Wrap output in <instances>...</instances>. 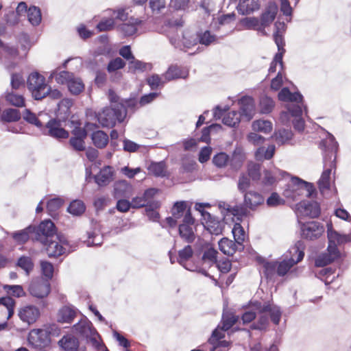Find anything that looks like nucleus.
I'll return each instance as SVG.
<instances>
[{
    "mask_svg": "<svg viewBox=\"0 0 351 351\" xmlns=\"http://www.w3.org/2000/svg\"><path fill=\"white\" fill-rule=\"evenodd\" d=\"M40 265L42 280L49 282V280L53 277V273L54 270L53 264L50 261L41 260L40 261Z\"/></svg>",
    "mask_w": 351,
    "mask_h": 351,
    "instance_id": "obj_59",
    "label": "nucleus"
},
{
    "mask_svg": "<svg viewBox=\"0 0 351 351\" xmlns=\"http://www.w3.org/2000/svg\"><path fill=\"white\" fill-rule=\"evenodd\" d=\"M47 86L45 77L37 71L32 72L27 78V87L34 100L37 97L36 94L41 95Z\"/></svg>",
    "mask_w": 351,
    "mask_h": 351,
    "instance_id": "obj_10",
    "label": "nucleus"
},
{
    "mask_svg": "<svg viewBox=\"0 0 351 351\" xmlns=\"http://www.w3.org/2000/svg\"><path fill=\"white\" fill-rule=\"evenodd\" d=\"M64 199L60 196H56L50 198L46 202V210L47 214L53 219H57L59 215L57 211L62 206Z\"/></svg>",
    "mask_w": 351,
    "mask_h": 351,
    "instance_id": "obj_32",
    "label": "nucleus"
},
{
    "mask_svg": "<svg viewBox=\"0 0 351 351\" xmlns=\"http://www.w3.org/2000/svg\"><path fill=\"white\" fill-rule=\"evenodd\" d=\"M298 104H290L288 105L287 111L282 112L280 113V119L282 122H285L289 119V115L291 114L292 117L295 118H298L302 116V106L300 105L299 102ZM301 105H303L302 102L300 103Z\"/></svg>",
    "mask_w": 351,
    "mask_h": 351,
    "instance_id": "obj_44",
    "label": "nucleus"
},
{
    "mask_svg": "<svg viewBox=\"0 0 351 351\" xmlns=\"http://www.w3.org/2000/svg\"><path fill=\"white\" fill-rule=\"evenodd\" d=\"M18 316L23 322L31 325L34 324L40 317V311L36 306L27 304L19 308Z\"/></svg>",
    "mask_w": 351,
    "mask_h": 351,
    "instance_id": "obj_18",
    "label": "nucleus"
},
{
    "mask_svg": "<svg viewBox=\"0 0 351 351\" xmlns=\"http://www.w3.org/2000/svg\"><path fill=\"white\" fill-rule=\"evenodd\" d=\"M205 207H210V204L199 203V213L201 215L199 221L204 230L209 234H221L223 228V222L205 210Z\"/></svg>",
    "mask_w": 351,
    "mask_h": 351,
    "instance_id": "obj_6",
    "label": "nucleus"
},
{
    "mask_svg": "<svg viewBox=\"0 0 351 351\" xmlns=\"http://www.w3.org/2000/svg\"><path fill=\"white\" fill-rule=\"evenodd\" d=\"M219 208L221 210V213L224 216V218L226 217H242L247 215L246 208L241 206H232L225 202H219Z\"/></svg>",
    "mask_w": 351,
    "mask_h": 351,
    "instance_id": "obj_26",
    "label": "nucleus"
},
{
    "mask_svg": "<svg viewBox=\"0 0 351 351\" xmlns=\"http://www.w3.org/2000/svg\"><path fill=\"white\" fill-rule=\"evenodd\" d=\"M132 190V186L125 180H117L113 184L112 196L114 199L120 197L129 198Z\"/></svg>",
    "mask_w": 351,
    "mask_h": 351,
    "instance_id": "obj_25",
    "label": "nucleus"
},
{
    "mask_svg": "<svg viewBox=\"0 0 351 351\" xmlns=\"http://www.w3.org/2000/svg\"><path fill=\"white\" fill-rule=\"evenodd\" d=\"M73 105V101L71 98H63L57 104L55 110V117L62 122L66 123L71 115V108Z\"/></svg>",
    "mask_w": 351,
    "mask_h": 351,
    "instance_id": "obj_21",
    "label": "nucleus"
},
{
    "mask_svg": "<svg viewBox=\"0 0 351 351\" xmlns=\"http://www.w3.org/2000/svg\"><path fill=\"white\" fill-rule=\"evenodd\" d=\"M263 202L264 198L259 193L249 191L244 195V205L250 210H255Z\"/></svg>",
    "mask_w": 351,
    "mask_h": 351,
    "instance_id": "obj_35",
    "label": "nucleus"
},
{
    "mask_svg": "<svg viewBox=\"0 0 351 351\" xmlns=\"http://www.w3.org/2000/svg\"><path fill=\"white\" fill-rule=\"evenodd\" d=\"M241 24L247 29H253L263 34V29L260 21L256 17H245L241 21Z\"/></svg>",
    "mask_w": 351,
    "mask_h": 351,
    "instance_id": "obj_63",
    "label": "nucleus"
},
{
    "mask_svg": "<svg viewBox=\"0 0 351 351\" xmlns=\"http://www.w3.org/2000/svg\"><path fill=\"white\" fill-rule=\"evenodd\" d=\"M298 222L300 224L302 236L306 239H316L324 232V226L317 221H311L302 223L299 219Z\"/></svg>",
    "mask_w": 351,
    "mask_h": 351,
    "instance_id": "obj_15",
    "label": "nucleus"
},
{
    "mask_svg": "<svg viewBox=\"0 0 351 351\" xmlns=\"http://www.w3.org/2000/svg\"><path fill=\"white\" fill-rule=\"evenodd\" d=\"M339 254L340 253L337 246L328 244L327 252L320 254L315 259V265L323 267L338 258Z\"/></svg>",
    "mask_w": 351,
    "mask_h": 351,
    "instance_id": "obj_23",
    "label": "nucleus"
},
{
    "mask_svg": "<svg viewBox=\"0 0 351 351\" xmlns=\"http://www.w3.org/2000/svg\"><path fill=\"white\" fill-rule=\"evenodd\" d=\"M200 254H202V258L200 262L199 261V264L201 263V266H199V273L211 278L217 285V281L206 271V269L210 268L217 264V252L209 242H205L204 244H202L199 238V256Z\"/></svg>",
    "mask_w": 351,
    "mask_h": 351,
    "instance_id": "obj_2",
    "label": "nucleus"
},
{
    "mask_svg": "<svg viewBox=\"0 0 351 351\" xmlns=\"http://www.w3.org/2000/svg\"><path fill=\"white\" fill-rule=\"evenodd\" d=\"M304 243L301 241H298L289 250V258L277 262V274L280 276H285L295 264L301 261L304 256Z\"/></svg>",
    "mask_w": 351,
    "mask_h": 351,
    "instance_id": "obj_3",
    "label": "nucleus"
},
{
    "mask_svg": "<svg viewBox=\"0 0 351 351\" xmlns=\"http://www.w3.org/2000/svg\"><path fill=\"white\" fill-rule=\"evenodd\" d=\"M51 291L50 282L45 281L42 279L32 281L28 287L29 294L38 299L47 298L51 293Z\"/></svg>",
    "mask_w": 351,
    "mask_h": 351,
    "instance_id": "obj_17",
    "label": "nucleus"
},
{
    "mask_svg": "<svg viewBox=\"0 0 351 351\" xmlns=\"http://www.w3.org/2000/svg\"><path fill=\"white\" fill-rule=\"evenodd\" d=\"M13 240L18 245L25 244L29 239L33 241V230L32 224L27 226L26 228L11 232L10 234Z\"/></svg>",
    "mask_w": 351,
    "mask_h": 351,
    "instance_id": "obj_31",
    "label": "nucleus"
},
{
    "mask_svg": "<svg viewBox=\"0 0 351 351\" xmlns=\"http://www.w3.org/2000/svg\"><path fill=\"white\" fill-rule=\"evenodd\" d=\"M293 190H299L301 193H304L307 197H311L315 192V189L313 184L302 180V179L294 177L292 178Z\"/></svg>",
    "mask_w": 351,
    "mask_h": 351,
    "instance_id": "obj_34",
    "label": "nucleus"
},
{
    "mask_svg": "<svg viewBox=\"0 0 351 351\" xmlns=\"http://www.w3.org/2000/svg\"><path fill=\"white\" fill-rule=\"evenodd\" d=\"M90 138L93 145L97 149H104L109 143V136L101 130L95 129L91 130Z\"/></svg>",
    "mask_w": 351,
    "mask_h": 351,
    "instance_id": "obj_30",
    "label": "nucleus"
},
{
    "mask_svg": "<svg viewBox=\"0 0 351 351\" xmlns=\"http://www.w3.org/2000/svg\"><path fill=\"white\" fill-rule=\"evenodd\" d=\"M119 106L121 112L124 114L125 119L128 109L133 112H135L138 109L139 106L138 100H135L134 98L121 99V104H119Z\"/></svg>",
    "mask_w": 351,
    "mask_h": 351,
    "instance_id": "obj_54",
    "label": "nucleus"
},
{
    "mask_svg": "<svg viewBox=\"0 0 351 351\" xmlns=\"http://www.w3.org/2000/svg\"><path fill=\"white\" fill-rule=\"evenodd\" d=\"M86 210V206L85 203L80 199H72L66 209V211L75 217H80Z\"/></svg>",
    "mask_w": 351,
    "mask_h": 351,
    "instance_id": "obj_37",
    "label": "nucleus"
},
{
    "mask_svg": "<svg viewBox=\"0 0 351 351\" xmlns=\"http://www.w3.org/2000/svg\"><path fill=\"white\" fill-rule=\"evenodd\" d=\"M94 177L98 187H105L114 180L115 171L112 166L104 165Z\"/></svg>",
    "mask_w": 351,
    "mask_h": 351,
    "instance_id": "obj_19",
    "label": "nucleus"
},
{
    "mask_svg": "<svg viewBox=\"0 0 351 351\" xmlns=\"http://www.w3.org/2000/svg\"><path fill=\"white\" fill-rule=\"evenodd\" d=\"M194 254V250L191 245H186L178 252L176 261L180 264H184V262L191 259Z\"/></svg>",
    "mask_w": 351,
    "mask_h": 351,
    "instance_id": "obj_58",
    "label": "nucleus"
},
{
    "mask_svg": "<svg viewBox=\"0 0 351 351\" xmlns=\"http://www.w3.org/2000/svg\"><path fill=\"white\" fill-rule=\"evenodd\" d=\"M275 106L274 101L267 95H263L260 98L259 111L261 114L270 113Z\"/></svg>",
    "mask_w": 351,
    "mask_h": 351,
    "instance_id": "obj_61",
    "label": "nucleus"
},
{
    "mask_svg": "<svg viewBox=\"0 0 351 351\" xmlns=\"http://www.w3.org/2000/svg\"><path fill=\"white\" fill-rule=\"evenodd\" d=\"M237 104L239 106V114L246 121H250L256 112L255 101L253 97L247 95L241 97L238 99Z\"/></svg>",
    "mask_w": 351,
    "mask_h": 351,
    "instance_id": "obj_14",
    "label": "nucleus"
},
{
    "mask_svg": "<svg viewBox=\"0 0 351 351\" xmlns=\"http://www.w3.org/2000/svg\"><path fill=\"white\" fill-rule=\"evenodd\" d=\"M33 241L45 244L52 239L57 233L58 228L50 219L41 220L38 225L32 224Z\"/></svg>",
    "mask_w": 351,
    "mask_h": 351,
    "instance_id": "obj_4",
    "label": "nucleus"
},
{
    "mask_svg": "<svg viewBox=\"0 0 351 351\" xmlns=\"http://www.w3.org/2000/svg\"><path fill=\"white\" fill-rule=\"evenodd\" d=\"M335 161L326 160V156L324 158V170L321 175V178L318 181L319 190L322 192L326 189H328L330 184V174L332 169L335 168Z\"/></svg>",
    "mask_w": 351,
    "mask_h": 351,
    "instance_id": "obj_22",
    "label": "nucleus"
},
{
    "mask_svg": "<svg viewBox=\"0 0 351 351\" xmlns=\"http://www.w3.org/2000/svg\"><path fill=\"white\" fill-rule=\"evenodd\" d=\"M278 99L283 101L302 103L303 96L299 92L291 93L288 88H283L278 93Z\"/></svg>",
    "mask_w": 351,
    "mask_h": 351,
    "instance_id": "obj_45",
    "label": "nucleus"
},
{
    "mask_svg": "<svg viewBox=\"0 0 351 351\" xmlns=\"http://www.w3.org/2000/svg\"><path fill=\"white\" fill-rule=\"evenodd\" d=\"M63 123L67 125L65 122H62L58 119L51 118L45 125H43V128L40 131L44 135L61 141L69 136V131L62 127Z\"/></svg>",
    "mask_w": 351,
    "mask_h": 351,
    "instance_id": "obj_7",
    "label": "nucleus"
},
{
    "mask_svg": "<svg viewBox=\"0 0 351 351\" xmlns=\"http://www.w3.org/2000/svg\"><path fill=\"white\" fill-rule=\"evenodd\" d=\"M336 269L329 267H324L319 270L318 276L323 280L326 285L330 284L339 274L335 275Z\"/></svg>",
    "mask_w": 351,
    "mask_h": 351,
    "instance_id": "obj_56",
    "label": "nucleus"
},
{
    "mask_svg": "<svg viewBox=\"0 0 351 351\" xmlns=\"http://www.w3.org/2000/svg\"><path fill=\"white\" fill-rule=\"evenodd\" d=\"M42 245L49 258H57L66 253V248L58 243L53 239L49 240V242L42 244Z\"/></svg>",
    "mask_w": 351,
    "mask_h": 351,
    "instance_id": "obj_28",
    "label": "nucleus"
},
{
    "mask_svg": "<svg viewBox=\"0 0 351 351\" xmlns=\"http://www.w3.org/2000/svg\"><path fill=\"white\" fill-rule=\"evenodd\" d=\"M274 27V39L278 47V49L280 51L282 46L285 45L283 34L286 30V25L284 22L277 21L275 23Z\"/></svg>",
    "mask_w": 351,
    "mask_h": 351,
    "instance_id": "obj_47",
    "label": "nucleus"
},
{
    "mask_svg": "<svg viewBox=\"0 0 351 351\" xmlns=\"http://www.w3.org/2000/svg\"><path fill=\"white\" fill-rule=\"evenodd\" d=\"M219 248L224 254L230 256L236 252V244L228 238H223L219 241Z\"/></svg>",
    "mask_w": 351,
    "mask_h": 351,
    "instance_id": "obj_57",
    "label": "nucleus"
},
{
    "mask_svg": "<svg viewBox=\"0 0 351 351\" xmlns=\"http://www.w3.org/2000/svg\"><path fill=\"white\" fill-rule=\"evenodd\" d=\"M195 221L191 211H188L182 219V222L178 226V234L185 242L193 243L195 239V234L193 232L192 225Z\"/></svg>",
    "mask_w": 351,
    "mask_h": 351,
    "instance_id": "obj_11",
    "label": "nucleus"
},
{
    "mask_svg": "<svg viewBox=\"0 0 351 351\" xmlns=\"http://www.w3.org/2000/svg\"><path fill=\"white\" fill-rule=\"evenodd\" d=\"M3 289L6 291L8 295L17 298L26 295V293L23 286L21 285H4Z\"/></svg>",
    "mask_w": 351,
    "mask_h": 351,
    "instance_id": "obj_64",
    "label": "nucleus"
},
{
    "mask_svg": "<svg viewBox=\"0 0 351 351\" xmlns=\"http://www.w3.org/2000/svg\"><path fill=\"white\" fill-rule=\"evenodd\" d=\"M22 114L19 109L14 108H5L1 115L0 121L3 124L16 123L21 119Z\"/></svg>",
    "mask_w": 351,
    "mask_h": 351,
    "instance_id": "obj_36",
    "label": "nucleus"
},
{
    "mask_svg": "<svg viewBox=\"0 0 351 351\" xmlns=\"http://www.w3.org/2000/svg\"><path fill=\"white\" fill-rule=\"evenodd\" d=\"M95 119L102 128H112L116 125L117 122L121 123L124 121V114L117 106H105L100 114H95Z\"/></svg>",
    "mask_w": 351,
    "mask_h": 351,
    "instance_id": "obj_5",
    "label": "nucleus"
},
{
    "mask_svg": "<svg viewBox=\"0 0 351 351\" xmlns=\"http://www.w3.org/2000/svg\"><path fill=\"white\" fill-rule=\"evenodd\" d=\"M259 8L258 0H240L237 10L241 14L248 15L258 10Z\"/></svg>",
    "mask_w": 351,
    "mask_h": 351,
    "instance_id": "obj_39",
    "label": "nucleus"
},
{
    "mask_svg": "<svg viewBox=\"0 0 351 351\" xmlns=\"http://www.w3.org/2000/svg\"><path fill=\"white\" fill-rule=\"evenodd\" d=\"M58 345L62 351H87L86 346L81 345L79 339L70 333L64 335Z\"/></svg>",
    "mask_w": 351,
    "mask_h": 351,
    "instance_id": "obj_16",
    "label": "nucleus"
},
{
    "mask_svg": "<svg viewBox=\"0 0 351 351\" xmlns=\"http://www.w3.org/2000/svg\"><path fill=\"white\" fill-rule=\"evenodd\" d=\"M295 214L298 220L302 217L315 218L320 214V207L317 202L302 201L295 205Z\"/></svg>",
    "mask_w": 351,
    "mask_h": 351,
    "instance_id": "obj_13",
    "label": "nucleus"
},
{
    "mask_svg": "<svg viewBox=\"0 0 351 351\" xmlns=\"http://www.w3.org/2000/svg\"><path fill=\"white\" fill-rule=\"evenodd\" d=\"M16 265L24 270L27 275L33 270L34 267L32 258L25 255H21L18 258Z\"/></svg>",
    "mask_w": 351,
    "mask_h": 351,
    "instance_id": "obj_55",
    "label": "nucleus"
},
{
    "mask_svg": "<svg viewBox=\"0 0 351 351\" xmlns=\"http://www.w3.org/2000/svg\"><path fill=\"white\" fill-rule=\"evenodd\" d=\"M148 65L150 66V69H152L151 64L145 62L134 58V60L128 62V72L133 74H135L136 71L143 73L146 71Z\"/></svg>",
    "mask_w": 351,
    "mask_h": 351,
    "instance_id": "obj_60",
    "label": "nucleus"
},
{
    "mask_svg": "<svg viewBox=\"0 0 351 351\" xmlns=\"http://www.w3.org/2000/svg\"><path fill=\"white\" fill-rule=\"evenodd\" d=\"M228 110V106H225L223 108L217 106L212 114L215 119H220L223 117L222 122L224 125L231 128L237 127L241 121V115L238 111L232 110L223 116V113Z\"/></svg>",
    "mask_w": 351,
    "mask_h": 351,
    "instance_id": "obj_9",
    "label": "nucleus"
},
{
    "mask_svg": "<svg viewBox=\"0 0 351 351\" xmlns=\"http://www.w3.org/2000/svg\"><path fill=\"white\" fill-rule=\"evenodd\" d=\"M3 97L6 102L11 106L16 108H23L25 106V98L23 95L15 93L14 90H7L4 93Z\"/></svg>",
    "mask_w": 351,
    "mask_h": 351,
    "instance_id": "obj_40",
    "label": "nucleus"
},
{
    "mask_svg": "<svg viewBox=\"0 0 351 351\" xmlns=\"http://www.w3.org/2000/svg\"><path fill=\"white\" fill-rule=\"evenodd\" d=\"M148 171L156 178H165L169 176L167 171V165L165 160L151 161L147 167Z\"/></svg>",
    "mask_w": 351,
    "mask_h": 351,
    "instance_id": "obj_38",
    "label": "nucleus"
},
{
    "mask_svg": "<svg viewBox=\"0 0 351 351\" xmlns=\"http://www.w3.org/2000/svg\"><path fill=\"white\" fill-rule=\"evenodd\" d=\"M76 312L73 305L62 306L57 313V322L62 324H71L76 317Z\"/></svg>",
    "mask_w": 351,
    "mask_h": 351,
    "instance_id": "obj_29",
    "label": "nucleus"
},
{
    "mask_svg": "<svg viewBox=\"0 0 351 351\" xmlns=\"http://www.w3.org/2000/svg\"><path fill=\"white\" fill-rule=\"evenodd\" d=\"M90 324L91 322L85 315L83 316L77 323L72 326V330L80 337L84 339L86 343H90L92 347L97 351L101 349L102 343L99 341L95 337H90Z\"/></svg>",
    "mask_w": 351,
    "mask_h": 351,
    "instance_id": "obj_8",
    "label": "nucleus"
},
{
    "mask_svg": "<svg viewBox=\"0 0 351 351\" xmlns=\"http://www.w3.org/2000/svg\"><path fill=\"white\" fill-rule=\"evenodd\" d=\"M45 328L32 329L27 337L30 347H48L51 343V339L48 336Z\"/></svg>",
    "mask_w": 351,
    "mask_h": 351,
    "instance_id": "obj_12",
    "label": "nucleus"
},
{
    "mask_svg": "<svg viewBox=\"0 0 351 351\" xmlns=\"http://www.w3.org/2000/svg\"><path fill=\"white\" fill-rule=\"evenodd\" d=\"M67 87L71 94L78 95L84 91L85 85L81 78L73 77L69 81Z\"/></svg>",
    "mask_w": 351,
    "mask_h": 351,
    "instance_id": "obj_51",
    "label": "nucleus"
},
{
    "mask_svg": "<svg viewBox=\"0 0 351 351\" xmlns=\"http://www.w3.org/2000/svg\"><path fill=\"white\" fill-rule=\"evenodd\" d=\"M293 133L290 129H279L274 135L276 142L278 145H283L292 138Z\"/></svg>",
    "mask_w": 351,
    "mask_h": 351,
    "instance_id": "obj_62",
    "label": "nucleus"
},
{
    "mask_svg": "<svg viewBox=\"0 0 351 351\" xmlns=\"http://www.w3.org/2000/svg\"><path fill=\"white\" fill-rule=\"evenodd\" d=\"M239 319V316L235 315L232 313L224 312L222 315V319L220 324L218 325L215 330H219V332L222 336L225 337V332L229 330Z\"/></svg>",
    "mask_w": 351,
    "mask_h": 351,
    "instance_id": "obj_33",
    "label": "nucleus"
},
{
    "mask_svg": "<svg viewBox=\"0 0 351 351\" xmlns=\"http://www.w3.org/2000/svg\"><path fill=\"white\" fill-rule=\"evenodd\" d=\"M189 210L191 211V206L188 205L186 201H176L171 208V215L176 218H184V215Z\"/></svg>",
    "mask_w": 351,
    "mask_h": 351,
    "instance_id": "obj_43",
    "label": "nucleus"
},
{
    "mask_svg": "<svg viewBox=\"0 0 351 351\" xmlns=\"http://www.w3.org/2000/svg\"><path fill=\"white\" fill-rule=\"evenodd\" d=\"M278 12V7L275 3H270L268 4L264 12L262 13L260 19V24L263 29V35H265V29L275 19Z\"/></svg>",
    "mask_w": 351,
    "mask_h": 351,
    "instance_id": "obj_24",
    "label": "nucleus"
},
{
    "mask_svg": "<svg viewBox=\"0 0 351 351\" xmlns=\"http://www.w3.org/2000/svg\"><path fill=\"white\" fill-rule=\"evenodd\" d=\"M320 147L324 150V158L326 156V160H332L335 161L336 160V153L338 149V143L335 141V137L328 134V137L322 140L319 144Z\"/></svg>",
    "mask_w": 351,
    "mask_h": 351,
    "instance_id": "obj_20",
    "label": "nucleus"
},
{
    "mask_svg": "<svg viewBox=\"0 0 351 351\" xmlns=\"http://www.w3.org/2000/svg\"><path fill=\"white\" fill-rule=\"evenodd\" d=\"M27 10V17L29 23L34 27L39 25L42 21L40 8L36 5H30Z\"/></svg>",
    "mask_w": 351,
    "mask_h": 351,
    "instance_id": "obj_48",
    "label": "nucleus"
},
{
    "mask_svg": "<svg viewBox=\"0 0 351 351\" xmlns=\"http://www.w3.org/2000/svg\"><path fill=\"white\" fill-rule=\"evenodd\" d=\"M219 332H220L219 330H215L209 339V343L212 346L210 351H228L229 349L230 342L222 340L225 337L221 335Z\"/></svg>",
    "mask_w": 351,
    "mask_h": 351,
    "instance_id": "obj_27",
    "label": "nucleus"
},
{
    "mask_svg": "<svg viewBox=\"0 0 351 351\" xmlns=\"http://www.w3.org/2000/svg\"><path fill=\"white\" fill-rule=\"evenodd\" d=\"M182 45L184 48L190 49L197 44V30L185 29L182 33Z\"/></svg>",
    "mask_w": 351,
    "mask_h": 351,
    "instance_id": "obj_42",
    "label": "nucleus"
},
{
    "mask_svg": "<svg viewBox=\"0 0 351 351\" xmlns=\"http://www.w3.org/2000/svg\"><path fill=\"white\" fill-rule=\"evenodd\" d=\"M253 306L260 316L257 322L252 324V329L266 330L269 325L267 315L275 325L279 324L282 316V311L279 306L269 302L263 303L258 301L253 303Z\"/></svg>",
    "mask_w": 351,
    "mask_h": 351,
    "instance_id": "obj_1",
    "label": "nucleus"
},
{
    "mask_svg": "<svg viewBox=\"0 0 351 351\" xmlns=\"http://www.w3.org/2000/svg\"><path fill=\"white\" fill-rule=\"evenodd\" d=\"M23 120L29 123L36 126L40 130L43 128V122L38 118L36 114L33 112L29 108H25L23 113L21 114Z\"/></svg>",
    "mask_w": 351,
    "mask_h": 351,
    "instance_id": "obj_52",
    "label": "nucleus"
},
{
    "mask_svg": "<svg viewBox=\"0 0 351 351\" xmlns=\"http://www.w3.org/2000/svg\"><path fill=\"white\" fill-rule=\"evenodd\" d=\"M197 166L194 156L191 154H184L181 158V172L191 173Z\"/></svg>",
    "mask_w": 351,
    "mask_h": 351,
    "instance_id": "obj_50",
    "label": "nucleus"
},
{
    "mask_svg": "<svg viewBox=\"0 0 351 351\" xmlns=\"http://www.w3.org/2000/svg\"><path fill=\"white\" fill-rule=\"evenodd\" d=\"M87 234L88 239H92V241H87V247H99L102 245L104 233L101 230V229L97 230V228H94L93 231L87 232Z\"/></svg>",
    "mask_w": 351,
    "mask_h": 351,
    "instance_id": "obj_49",
    "label": "nucleus"
},
{
    "mask_svg": "<svg viewBox=\"0 0 351 351\" xmlns=\"http://www.w3.org/2000/svg\"><path fill=\"white\" fill-rule=\"evenodd\" d=\"M98 128V125L95 123L86 121L84 128H73L71 131L73 136L71 138H86L88 132Z\"/></svg>",
    "mask_w": 351,
    "mask_h": 351,
    "instance_id": "obj_46",
    "label": "nucleus"
},
{
    "mask_svg": "<svg viewBox=\"0 0 351 351\" xmlns=\"http://www.w3.org/2000/svg\"><path fill=\"white\" fill-rule=\"evenodd\" d=\"M285 174H287L285 171L280 169H276L274 172L265 170L263 183L265 185L271 186L279 179V176L283 177Z\"/></svg>",
    "mask_w": 351,
    "mask_h": 351,
    "instance_id": "obj_53",
    "label": "nucleus"
},
{
    "mask_svg": "<svg viewBox=\"0 0 351 351\" xmlns=\"http://www.w3.org/2000/svg\"><path fill=\"white\" fill-rule=\"evenodd\" d=\"M245 160V154L243 148L237 147L234 150L230 159H229V164L232 169L234 170L239 169Z\"/></svg>",
    "mask_w": 351,
    "mask_h": 351,
    "instance_id": "obj_41",
    "label": "nucleus"
}]
</instances>
